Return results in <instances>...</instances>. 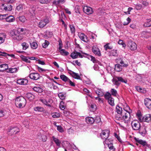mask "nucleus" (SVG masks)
I'll return each instance as SVG.
<instances>
[{"label": "nucleus", "instance_id": "obj_1", "mask_svg": "<svg viewBox=\"0 0 151 151\" xmlns=\"http://www.w3.org/2000/svg\"><path fill=\"white\" fill-rule=\"evenodd\" d=\"M26 104V101L23 96L17 97L15 101V104L16 106L20 108L24 107Z\"/></svg>", "mask_w": 151, "mask_h": 151}, {"label": "nucleus", "instance_id": "obj_2", "mask_svg": "<svg viewBox=\"0 0 151 151\" xmlns=\"http://www.w3.org/2000/svg\"><path fill=\"white\" fill-rule=\"evenodd\" d=\"M130 115L129 112L128 111V109L124 110L123 111L122 113L120 116H116V119L119 120L123 119L124 120H129L130 117Z\"/></svg>", "mask_w": 151, "mask_h": 151}, {"label": "nucleus", "instance_id": "obj_3", "mask_svg": "<svg viewBox=\"0 0 151 151\" xmlns=\"http://www.w3.org/2000/svg\"><path fill=\"white\" fill-rule=\"evenodd\" d=\"M19 31L13 30H12L10 33V35L12 37L14 40H20L22 39V36L20 35L19 33Z\"/></svg>", "mask_w": 151, "mask_h": 151}, {"label": "nucleus", "instance_id": "obj_4", "mask_svg": "<svg viewBox=\"0 0 151 151\" xmlns=\"http://www.w3.org/2000/svg\"><path fill=\"white\" fill-rule=\"evenodd\" d=\"M112 81L114 85L117 86L120 84V83L119 82L124 83H127V80L123 79L121 77L117 76L113 78L112 80Z\"/></svg>", "mask_w": 151, "mask_h": 151}, {"label": "nucleus", "instance_id": "obj_5", "mask_svg": "<svg viewBox=\"0 0 151 151\" xmlns=\"http://www.w3.org/2000/svg\"><path fill=\"white\" fill-rule=\"evenodd\" d=\"M49 22V19L46 17L43 20H41L39 22L38 26L39 27L42 28Z\"/></svg>", "mask_w": 151, "mask_h": 151}, {"label": "nucleus", "instance_id": "obj_6", "mask_svg": "<svg viewBox=\"0 0 151 151\" xmlns=\"http://www.w3.org/2000/svg\"><path fill=\"white\" fill-rule=\"evenodd\" d=\"M132 129L134 130H139L141 127L140 123L137 120L133 121L131 123Z\"/></svg>", "mask_w": 151, "mask_h": 151}, {"label": "nucleus", "instance_id": "obj_7", "mask_svg": "<svg viewBox=\"0 0 151 151\" xmlns=\"http://www.w3.org/2000/svg\"><path fill=\"white\" fill-rule=\"evenodd\" d=\"M85 55H82L81 53L78 52L76 51L72 52L71 55L70 57L73 59L76 58H78V56L80 58H82L84 57Z\"/></svg>", "mask_w": 151, "mask_h": 151}, {"label": "nucleus", "instance_id": "obj_8", "mask_svg": "<svg viewBox=\"0 0 151 151\" xmlns=\"http://www.w3.org/2000/svg\"><path fill=\"white\" fill-rule=\"evenodd\" d=\"M40 101L46 106L50 107H51V104L52 102V100L51 99H49L48 100L45 99H40Z\"/></svg>", "mask_w": 151, "mask_h": 151}, {"label": "nucleus", "instance_id": "obj_9", "mask_svg": "<svg viewBox=\"0 0 151 151\" xmlns=\"http://www.w3.org/2000/svg\"><path fill=\"white\" fill-rule=\"evenodd\" d=\"M109 131L107 130H105L102 131L101 134V136L103 139H106L109 137Z\"/></svg>", "mask_w": 151, "mask_h": 151}, {"label": "nucleus", "instance_id": "obj_10", "mask_svg": "<svg viewBox=\"0 0 151 151\" xmlns=\"http://www.w3.org/2000/svg\"><path fill=\"white\" fill-rule=\"evenodd\" d=\"M29 77L32 79L36 80L39 79L40 76L38 73H30Z\"/></svg>", "mask_w": 151, "mask_h": 151}, {"label": "nucleus", "instance_id": "obj_11", "mask_svg": "<svg viewBox=\"0 0 151 151\" xmlns=\"http://www.w3.org/2000/svg\"><path fill=\"white\" fill-rule=\"evenodd\" d=\"M83 10L84 12L87 14H91L93 12V10L92 8L88 6H86L83 7Z\"/></svg>", "mask_w": 151, "mask_h": 151}, {"label": "nucleus", "instance_id": "obj_12", "mask_svg": "<svg viewBox=\"0 0 151 151\" xmlns=\"http://www.w3.org/2000/svg\"><path fill=\"white\" fill-rule=\"evenodd\" d=\"M92 50L96 55L98 56L101 55L100 51L97 46H93L92 47Z\"/></svg>", "mask_w": 151, "mask_h": 151}, {"label": "nucleus", "instance_id": "obj_13", "mask_svg": "<svg viewBox=\"0 0 151 151\" xmlns=\"http://www.w3.org/2000/svg\"><path fill=\"white\" fill-rule=\"evenodd\" d=\"M78 35L80 38L83 41L87 43L89 42V39L84 34L80 32L78 33Z\"/></svg>", "mask_w": 151, "mask_h": 151}, {"label": "nucleus", "instance_id": "obj_14", "mask_svg": "<svg viewBox=\"0 0 151 151\" xmlns=\"http://www.w3.org/2000/svg\"><path fill=\"white\" fill-rule=\"evenodd\" d=\"M139 130V133L143 137L145 136L147 134L146 131V127L145 126H143L140 127Z\"/></svg>", "mask_w": 151, "mask_h": 151}, {"label": "nucleus", "instance_id": "obj_15", "mask_svg": "<svg viewBox=\"0 0 151 151\" xmlns=\"http://www.w3.org/2000/svg\"><path fill=\"white\" fill-rule=\"evenodd\" d=\"M144 104L148 109L151 110V99L148 98L145 99L144 100Z\"/></svg>", "mask_w": 151, "mask_h": 151}, {"label": "nucleus", "instance_id": "obj_16", "mask_svg": "<svg viewBox=\"0 0 151 151\" xmlns=\"http://www.w3.org/2000/svg\"><path fill=\"white\" fill-rule=\"evenodd\" d=\"M19 132V130L17 127H14L11 128L10 130L9 131V134L12 135L16 134Z\"/></svg>", "mask_w": 151, "mask_h": 151}, {"label": "nucleus", "instance_id": "obj_17", "mask_svg": "<svg viewBox=\"0 0 151 151\" xmlns=\"http://www.w3.org/2000/svg\"><path fill=\"white\" fill-rule=\"evenodd\" d=\"M12 6L11 5L4 6V4H3L1 6V9L6 11H10L12 10Z\"/></svg>", "mask_w": 151, "mask_h": 151}, {"label": "nucleus", "instance_id": "obj_18", "mask_svg": "<svg viewBox=\"0 0 151 151\" xmlns=\"http://www.w3.org/2000/svg\"><path fill=\"white\" fill-rule=\"evenodd\" d=\"M94 90L99 96H104V92L101 89L96 88Z\"/></svg>", "mask_w": 151, "mask_h": 151}, {"label": "nucleus", "instance_id": "obj_19", "mask_svg": "<svg viewBox=\"0 0 151 151\" xmlns=\"http://www.w3.org/2000/svg\"><path fill=\"white\" fill-rule=\"evenodd\" d=\"M28 82V81L27 79H18L17 81V83L18 84L21 85H26Z\"/></svg>", "mask_w": 151, "mask_h": 151}, {"label": "nucleus", "instance_id": "obj_20", "mask_svg": "<svg viewBox=\"0 0 151 151\" xmlns=\"http://www.w3.org/2000/svg\"><path fill=\"white\" fill-rule=\"evenodd\" d=\"M128 46L130 49L132 50H136L137 48V45L134 42H129L128 44Z\"/></svg>", "mask_w": 151, "mask_h": 151}, {"label": "nucleus", "instance_id": "obj_21", "mask_svg": "<svg viewBox=\"0 0 151 151\" xmlns=\"http://www.w3.org/2000/svg\"><path fill=\"white\" fill-rule=\"evenodd\" d=\"M82 54H83L85 55L84 56V57L87 58L89 59L90 58H91V60L92 61L93 63H96V60L95 59V58L94 57L91 55H90L89 54L86 53H85L84 52H82Z\"/></svg>", "mask_w": 151, "mask_h": 151}, {"label": "nucleus", "instance_id": "obj_22", "mask_svg": "<svg viewBox=\"0 0 151 151\" xmlns=\"http://www.w3.org/2000/svg\"><path fill=\"white\" fill-rule=\"evenodd\" d=\"M143 122H151V115L147 114L143 117Z\"/></svg>", "mask_w": 151, "mask_h": 151}, {"label": "nucleus", "instance_id": "obj_23", "mask_svg": "<svg viewBox=\"0 0 151 151\" xmlns=\"http://www.w3.org/2000/svg\"><path fill=\"white\" fill-rule=\"evenodd\" d=\"M6 35L3 33H0V45L3 43L6 38Z\"/></svg>", "mask_w": 151, "mask_h": 151}, {"label": "nucleus", "instance_id": "obj_24", "mask_svg": "<svg viewBox=\"0 0 151 151\" xmlns=\"http://www.w3.org/2000/svg\"><path fill=\"white\" fill-rule=\"evenodd\" d=\"M70 74L72 76L73 78L77 79H80L81 77L77 73H76L73 71H71L70 73Z\"/></svg>", "mask_w": 151, "mask_h": 151}, {"label": "nucleus", "instance_id": "obj_25", "mask_svg": "<svg viewBox=\"0 0 151 151\" xmlns=\"http://www.w3.org/2000/svg\"><path fill=\"white\" fill-rule=\"evenodd\" d=\"M8 68V66L7 64H3L0 65V71L3 72Z\"/></svg>", "mask_w": 151, "mask_h": 151}, {"label": "nucleus", "instance_id": "obj_26", "mask_svg": "<svg viewBox=\"0 0 151 151\" xmlns=\"http://www.w3.org/2000/svg\"><path fill=\"white\" fill-rule=\"evenodd\" d=\"M86 122L88 124H93L94 122V119L92 117H87L86 118Z\"/></svg>", "mask_w": 151, "mask_h": 151}, {"label": "nucleus", "instance_id": "obj_27", "mask_svg": "<svg viewBox=\"0 0 151 151\" xmlns=\"http://www.w3.org/2000/svg\"><path fill=\"white\" fill-rule=\"evenodd\" d=\"M116 111L118 114L116 116H120L122 113L123 111H122V109L121 107L117 106L116 107Z\"/></svg>", "mask_w": 151, "mask_h": 151}, {"label": "nucleus", "instance_id": "obj_28", "mask_svg": "<svg viewBox=\"0 0 151 151\" xmlns=\"http://www.w3.org/2000/svg\"><path fill=\"white\" fill-rule=\"evenodd\" d=\"M118 61L119 63L121 64V65L122 66L126 67L128 65V64L127 63H125L124 61L121 58H120Z\"/></svg>", "mask_w": 151, "mask_h": 151}, {"label": "nucleus", "instance_id": "obj_29", "mask_svg": "<svg viewBox=\"0 0 151 151\" xmlns=\"http://www.w3.org/2000/svg\"><path fill=\"white\" fill-rule=\"evenodd\" d=\"M32 89L34 91L39 93H41L43 91V89L41 87L38 86H35Z\"/></svg>", "mask_w": 151, "mask_h": 151}, {"label": "nucleus", "instance_id": "obj_30", "mask_svg": "<svg viewBox=\"0 0 151 151\" xmlns=\"http://www.w3.org/2000/svg\"><path fill=\"white\" fill-rule=\"evenodd\" d=\"M6 21L9 22H13L15 20V19L13 16L10 15L9 16H7Z\"/></svg>", "mask_w": 151, "mask_h": 151}, {"label": "nucleus", "instance_id": "obj_31", "mask_svg": "<svg viewBox=\"0 0 151 151\" xmlns=\"http://www.w3.org/2000/svg\"><path fill=\"white\" fill-rule=\"evenodd\" d=\"M22 60L26 63H30L31 62L29 59V57H26L23 55L20 56Z\"/></svg>", "mask_w": 151, "mask_h": 151}, {"label": "nucleus", "instance_id": "obj_32", "mask_svg": "<svg viewBox=\"0 0 151 151\" xmlns=\"http://www.w3.org/2000/svg\"><path fill=\"white\" fill-rule=\"evenodd\" d=\"M136 141L139 144L142 145L143 146L146 145L147 144L146 142L145 141H143L141 139H138L135 138Z\"/></svg>", "mask_w": 151, "mask_h": 151}, {"label": "nucleus", "instance_id": "obj_33", "mask_svg": "<svg viewBox=\"0 0 151 151\" xmlns=\"http://www.w3.org/2000/svg\"><path fill=\"white\" fill-rule=\"evenodd\" d=\"M7 69H8L7 71V72L8 73H14L17 72L18 70V69L17 68H8Z\"/></svg>", "mask_w": 151, "mask_h": 151}, {"label": "nucleus", "instance_id": "obj_34", "mask_svg": "<svg viewBox=\"0 0 151 151\" xmlns=\"http://www.w3.org/2000/svg\"><path fill=\"white\" fill-rule=\"evenodd\" d=\"M60 54L63 56H67L68 55L69 53V52L65 51V50L64 49H59Z\"/></svg>", "mask_w": 151, "mask_h": 151}, {"label": "nucleus", "instance_id": "obj_35", "mask_svg": "<svg viewBox=\"0 0 151 151\" xmlns=\"http://www.w3.org/2000/svg\"><path fill=\"white\" fill-rule=\"evenodd\" d=\"M26 97L29 100L31 101L33 100L35 98V96L31 93H28L26 94Z\"/></svg>", "mask_w": 151, "mask_h": 151}, {"label": "nucleus", "instance_id": "obj_36", "mask_svg": "<svg viewBox=\"0 0 151 151\" xmlns=\"http://www.w3.org/2000/svg\"><path fill=\"white\" fill-rule=\"evenodd\" d=\"M52 139L56 145L60 147L61 142L57 138L55 137L54 136H52Z\"/></svg>", "mask_w": 151, "mask_h": 151}, {"label": "nucleus", "instance_id": "obj_37", "mask_svg": "<svg viewBox=\"0 0 151 151\" xmlns=\"http://www.w3.org/2000/svg\"><path fill=\"white\" fill-rule=\"evenodd\" d=\"M122 66L120 65L116 64L115 65V70L117 72H119L122 70Z\"/></svg>", "mask_w": 151, "mask_h": 151}, {"label": "nucleus", "instance_id": "obj_38", "mask_svg": "<svg viewBox=\"0 0 151 151\" xmlns=\"http://www.w3.org/2000/svg\"><path fill=\"white\" fill-rule=\"evenodd\" d=\"M60 78L64 82H68L69 79L66 76L64 75H61L60 76Z\"/></svg>", "mask_w": 151, "mask_h": 151}, {"label": "nucleus", "instance_id": "obj_39", "mask_svg": "<svg viewBox=\"0 0 151 151\" xmlns=\"http://www.w3.org/2000/svg\"><path fill=\"white\" fill-rule=\"evenodd\" d=\"M22 49L25 50L28 48L29 47V45L25 42L22 43Z\"/></svg>", "mask_w": 151, "mask_h": 151}, {"label": "nucleus", "instance_id": "obj_40", "mask_svg": "<svg viewBox=\"0 0 151 151\" xmlns=\"http://www.w3.org/2000/svg\"><path fill=\"white\" fill-rule=\"evenodd\" d=\"M114 99L112 97L111 98H110V99L108 100V102L109 104L112 106H114Z\"/></svg>", "mask_w": 151, "mask_h": 151}, {"label": "nucleus", "instance_id": "obj_41", "mask_svg": "<svg viewBox=\"0 0 151 151\" xmlns=\"http://www.w3.org/2000/svg\"><path fill=\"white\" fill-rule=\"evenodd\" d=\"M34 110L35 111H43L44 108L40 106H36L34 108Z\"/></svg>", "mask_w": 151, "mask_h": 151}, {"label": "nucleus", "instance_id": "obj_42", "mask_svg": "<svg viewBox=\"0 0 151 151\" xmlns=\"http://www.w3.org/2000/svg\"><path fill=\"white\" fill-rule=\"evenodd\" d=\"M65 107L66 106L65 105L64 102L63 101H61L60 102V109L63 110L65 109Z\"/></svg>", "mask_w": 151, "mask_h": 151}, {"label": "nucleus", "instance_id": "obj_43", "mask_svg": "<svg viewBox=\"0 0 151 151\" xmlns=\"http://www.w3.org/2000/svg\"><path fill=\"white\" fill-rule=\"evenodd\" d=\"M30 45L31 48L33 49H36L38 46L37 43L35 42H33L32 43H30Z\"/></svg>", "mask_w": 151, "mask_h": 151}, {"label": "nucleus", "instance_id": "obj_44", "mask_svg": "<svg viewBox=\"0 0 151 151\" xmlns=\"http://www.w3.org/2000/svg\"><path fill=\"white\" fill-rule=\"evenodd\" d=\"M109 43H107L104 46V47L105 50H107L108 49H111L113 48V47L112 46L110 45Z\"/></svg>", "mask_w": 151, "mask_h": 151}, {"label": "nucleus", "instance_id": "obj_45", "mask_svg": "<svg viewBox=\"0 0 151 151\" xmlns=\"http://www.w3.org/2000/svg\"><path fill=\"white\" fill-rule=\"evenodd\" d=\"M135 88L137 91L139 92L142 93H144L145 92V91L144 90V89L142 88L139 86H136L135 87Z\"/></svg>", "mask_w": 151, "mask_h": 151}, {"label": "nucleus", "instance_id": "obj_46", "mask_svg": "<svg viewBox=\"0 0 151 151\" xmlns=\"http://www.w3.org/2000/svg\"><path fill=\"white\" fill-rule=\"evenodd\" d=\"M105 99L107 100H109L110 98H111V94L109 92H107L104 95Z\"/></svg>", "mask_w": 151, "mask_h": 151}, {"label": "nucleus", "instance_id": "obj_47", "mask_svg": "<svg viewBox=\"0 0 151 151\" xmlns=\"http://www.w3.org/2000/svg\"><path fill=\"white\" fill-rule=\"evenodd\" d=\"M111 92L112 95L114 96H116L117 94L116 91L114 89L112 88L111 90Z\"/></svg>", "mask_w": 151, "mask_h": 151}, {"label": "nucleus", "instance_id": "obj_48", "mask_svg": "<svg viewBox=\"0 0 151 151\" xmlns=\"http://www.w3.org/2000/svg\"><path fill=\"white\" fill-rule=\"evenodd\" d=\"M135 5V8L137 10H140L142 7V5L139 4H137Z\"/></svg>", "mask_w": 151, "mask_h": 151}, {"label": "nucleus", "instance_id": "obj_49", "mask_svg": "<svg viewBox=\"0 0 151 151\" xmlns=\"http://www.w3.org/2000/svg\"><path fill=\"white\" fill-rule=\"evenodd\" d=\"M52 117L54 118H58L60 117V114L58 113H53L52 114Z\"/></svg>", "mask_w": 151, "mask_h": 151}, {"label": "nucleus", "instance_id": "obj_50", "mask_svg": "<svg viewBox=\"0 0 151 151\" xmlns=\"http://www.w3.org/2000/svg\"><path fill=\"white\" fill-rule=\"evenodd\" d=\"M58 96L61 100H64L65 98V96L62 93H59L58 94Z\"/></svg>", "mask_w": 151, "mask_h": 151}, {"label": "nucleus", "instance_id": "obj_51", "mask_svg": "<svg viewBox=\"0 0 151 151\" xmlns=\"http://www.w3.org/2000/svg\"><path fill=\"white\" fill-rule=\"evenodd\" d=\"M49 44V42L46 40L45 41V42L42 44V46L44 48H46Z\"/></svg>", "mask_w": 151, "mask_h": 151}, {"label": "nucleus", "instance_id": "obj_52", "mask_svg": "<svg viewBox=\"0 0 151 151\" xmlns=\"http://www.w3.org/2000/svg\"><path fill=\"white\" fill-rule=\"evenodd\" d=\"M69 27L70 28V30L72 33H74L75 32V29L74 26L72 25H70Z\"/></svg>", "mask_w": 151, "mask_h": 151}, {"label": "nucleus", "instance_id": "obj_53", "mask_svg": "<svg viewBox=\"0 0 151 151\" xmlns=\"http://www.w3.org/2000/svg\"><path fill=\"white\" fill-rule=\"evenodd\" d=\"M18 18L20 21L22 22H24L26 20L25 17L24 16L19 17Z\"/></svg>", "mask_w": 151, "mask_h": 151}, {"label": "nucleus", "instance_id": "obj_54", "mask_svg": "<svg viewBox=\"0 0 151 151\" xmlns=\"http://www.w3.org/2000/svg\"><path fill=\"white\" fill-rule=\"evenodd\" d=\"M111 54L112 55L116 56L117 55L116 50H113L111 51Z\"/></svg>", "mask_w": 151, "mask_h": 151}, {"label": "nucleus", "instance_id": "obj_55", "mask_svg": "<svg viewBox=\"0 0 151 151\" xmlns=\"http://www.w3.org/2000/svg\"><path fill=\"white\" fill-rule=\"evenodd\" d=\"M110 150L109 151H114L115 149L112 144H110L108 146Z\"/></svg>", "mask_w": 151, "mask_h": 151}, {"label": "nucleus", "instance_id": "obj_56", "mask_svg": "<svg viewBox=\"0 0 151 151\" xmlns=\"http://www.w3.org/2000/svg\"><path fill=\"white\" fill-rule=\"evenodd\" d=\"M105 140L103 142L104 144L105 145V144L108 145V146L110 145L111 143V142H110V141L109 140V139H105Z\"/></svg>", "mask_w": 151, "mask_h": 151}, {"label": "nucleus", "instance_id": "obj_57", "mask_svg": "<svg viewBox=\"0 0 151 151\" xmlns=\"http://www.w3.org/2000/svg\"><path fill=\"white\" fill-rule=\"evenodd\" d=\"M23 6L22 5L20 4L16 8V9L18 11H19L22 9Z\"/></svg>", "mask_w": 151, "mask_h": 151}, {"label": "nucleus", "instance_id": "obj_58", "mask_svg": "<svg viewBox=\"0 0 151 151\" xmlns=\"http://www.w3.org/2000/svg\"><path fill=\"white\" fill-rule=\"evenodd\" d=\"M144 26L146 27L151 26V22H146L144 24Z\"/></svg>", "mask_w": 151, "mask_h": 151}, {"label": "nucleus", "instance_id": "obj_59", "mask_svg": "<svg viewBox=\"0 0 151 151\" xmlns=\"http://www.w3.org/2000/svg\"><path fill=\"white\" fill-rule=\"evenodd\" d=\"M57 129L59 132H62L63 131V129L61 126H57Z\"/></svg>", "mask_w": 151, "mask_h": 151}, {"label": "nucleus", "instance_id": "obj_60", "mask_svg": "<svg viewBox=\"0 0 151 151\" xmlns=\"http://www.w3.org/2000/svg\"><path fill=\"white\" fill-rule=\"evenodd\" d=\"M142 4L145 6H147L148 4V3L147 1V0H142Z\"/></svg>", "mask_w": 151, "mask_h": 151}, {"label": "nucleus", "instance_id": "obj_61", "mask_svg": "<svg viewBox=\"0 0 151 151\" xmlns=\"http://www.w3.org/2000/svg\"><path fill=\"white\" fill-rule=\"evenodd\" d=\"M59 44V49H61L63 47V43L62 42V40L61 39H60L58 41Z\"/></svg>", "mask_w": 151, "mask_h": 151}, {"label": "nucleus", "instance_id": "obj_62", "mask_svg": "<svg viewBox=\"0 0 151 151\" xmlns=\"http://www.w3.org/2000/svg\"><path fill=\"white\" fill-rule=\"evenodd\" d=\"M137 79L139 81H141L142 80V77L140 75H137Z\"/></svg>", "mask_w": 151, "mask_h": 151}, {"label": "nucleus", "instance_id": "obj_63", "mask_svg": "<svg viewBox=\"0 0 151 151\" xmlns=\"http://www.w3.org/2000/svg\"><path fill=\"white\" fill-rule=\"evenodd\" d=\"M37 69L38 71L40 72H42L43 71H46V70H47L42 69L39 67H37Z\"/></svg>", "mask_w": 151, "mask_h": 151}, {"label": "nucleus", "instance_id": "obj_64", "mask_svg": "<svg viewBox=\"0 0 151 151\" xmlns=\"http://www.w3.org/2000/svg\"><path fill=\"white\" fill-rule=\"evenodd\" d=\"M50 0H40V2L42 4L47 3L49 2Z\"/></svg>", "mask_w": 151, "mask_h": 151}]
</instances>
